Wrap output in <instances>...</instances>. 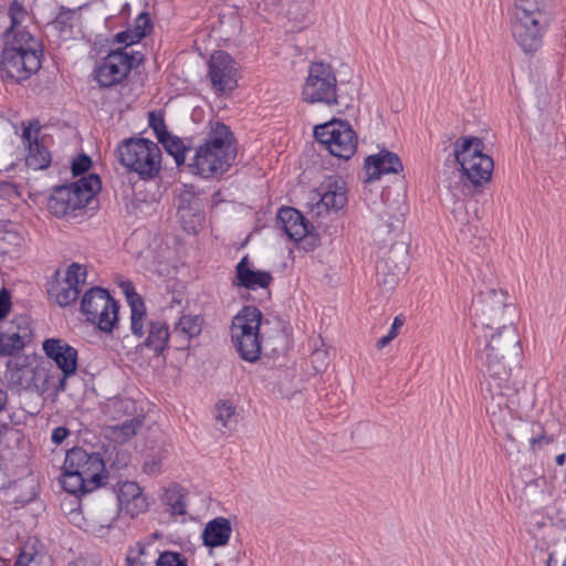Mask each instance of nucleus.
<instances>
[{"mask_svg":"<svg viewBox=\"0 0 566 566\" xmlns=\"http://www.w3.org/2000/svg\"><path fill=\"white\" fill-rule=\"evenodd\" d=\"M7 398H8L7 391H4L3 389H0V412L3 410V408L6 406Z\"/></svg>","mask_w":566,"mask_h":566,"instance_id":"603ef678","label":"nucleus"},{"mask_svg":"<svg viewBox=\"0 0 566 566\" xmlns=\"http://www.w3.org/2000/svg\"><path fill=\"white\" fill-rule=\"evenodd\" d=\"M235 408L234 406L228 401L222 400L216 405L214 408V419L218 424L222 428H228L231 419L234 417Z\"/></svg>","mask_w":566,"mask_h":566,"instance_id":"c9c22d12","label":"nucleus"},{"mask_svg":"<svg viewBox=\"0 0 566 566\" xmlns=\"http://www.w3.org/2000/svg\"><path fill=\"white\" fill-rule=\"evenodd\" d=\"M134 56L125 49L109 52L94 69V78L101 87H112L123 82L133 67Z\"/></svg>","mask_w":566,"mask_h":566,"instance_id":"ddd939ff","label":"nucleus"},{"mask_svg":"<svg viewBox=\"0 0 566 566\" xmlns=\"http://www.w3.org/2000/svg\"><path fill=\"white\" fill-rule=\"evenodd\" d=\"M150 19L148 13L143 12L140 13L135 21V28L133 30V38L132 39H139L142 40L147 32L150 30Z\"/></svg>","mask_w":566,"mask_h":566,"instance_id":"ea45409f","label":"nucleus"},{"mask_svg":"<svg viewBox=\"0 0 566 566\" xmlns=\"http://www.w3.org/2000/svg\"><path fill=\"white\" fill-rule=\"evenodd\" d=\"M42 556L33 547H23L14 566H40Z\"/></svg>","mask_w":566,"mask_h":566,"instance_id":"e433bc0d","label":"nucleus"},{"mask_svg":"<svg viewBox=\"0 0 566 566\" xmlns=\"http://www.w3.org/2000/svg\"><path fill=\"white\" fill-rule=\"evenodd\" d=\"M565 460H566V455L565 453H560L556 457V463L558 465H563L565 463Z\"/></svg>","mask_w":566,"mask_h":566,"instance_id":"5fc2aeb1","label":"nucleus"},{"mask_svg":"<svg viewBox=\"0 0 566 566\" xmlns=\"http://www.w3.org/2000/svg\"><path fill=\"white\" fill-rule=\"evenodd\" d=\"M51 163V155L49 150L41 146L39 143L33 142V146L29 148L27 157V165L32 169H44Z\"/></svg>","mask_w":566,"mask_h":566,"instance_id":"473e14b6","label":"nucleus"},{"mask_svg":"<svg viewBox=\"0 0 566 566\" xmlns=\"http://www.w3.org/2000/svg\"><path fill=\"white\" fill-rule=\"evenodd\" d=\"M92 165V160L90 156L82 154L78 155L76 158L72 161V172L74 176L82 175L86 172Z\"/></svg>","mask_w":566,"mask_h":566,"instance_id":"37998d69","label":"nucleus"},{"mask_svg":"<svg viewBox=\"0 0 566 566\" xmlns=\"http://www.w3.org/2000/svg\"><path fill=\"white\" fill-rule=\"evenodd\" d=\"M273 281V276L268 271L254 270L249 256L245 255L235 266V279L233 285L247 290L266 289Z\"/></svg>","mask_w":566,"mask_h":566,"instance_id":"aec40b11","label":"nucleus"},{"mask_svg":"<svg viewBox=\"0 0 566 566\" xmlns=\"http://www.w3.org/2000/svg\"><path fill=\"white\" fill-rule=\"evenodd\" d=\"M119 510L130 517L138 516L148 509V502L136 482L126 481L118 485Z\"/></svg>","mask_w":566,"mask_h":566,"instance_id":"4be33fe9","label":"nucleus"},{"mask_svg":"<svg viewBox=\"0 0 566 566\" xmlns=\"http://www.w3.org/2000/svg\"><path fill=\"white\" fill-rule=\"evenodd\" d=\"M186 490L177 484L170 485L161 495L166 510L172 515L186 514Z\"/></svg>","mask_w":566,"mask_h":566,"instance_id":"c756f323","label":"nucleus"},{"mask_svg":"<svg viewBox=\"0 0 566 566\" xmlns=\"http://www.w3.org/2000/svg\"><path fill=\"white\" fill-rule=\"evenodd\" d=\"M9 17L11 20V25L4 32V40H8L9 33L10 38L12 39V36H14L19 31H24L23 29L20 28V24L25 17V10L22 7V4H20L17 1H13L9 7Z\"/></svg>","mask_w":566,"mask_h":566,"instance_id":"72a5a7b5","label":"nucleus"},{"mask_svg":"<svg viewBox=\"0 0 566 566\" xmlns=\"http://www.w3.org/2000/svg\"><path fill=\"white\" fill-rule=\"evenodd\" d=\"M327 350L325 349H315L312 354V363L314 364V368L317 371H322L327 366Z\"/></svg>","mask_w":566,"mask_h":566,"instance_id":"c03bdc74","label":"nucleus"},{"mask_svg":"<svg viewBox=\"0 0 566 566\" xmlns=\"http://www.w3.org/2000/svg\"><path fill=\"white\" fill-rule=\"evenodd\" d=\"M156 566H187V558L180 553L166 551L159 555Z\"/></svg>","mask_w":566,"mask_h":566,"instance_id":"58836bf2","label":"nucleus"},{"mask_svg":"<svg viewBox=\"0 0 566 566\" xmlns=\"http://www.w3.org/2000/svg\"><path fill=\"white\" fill-rule=\"evenodd\" d=\"M63 489L74 495L81 496L87 494L101 486L97 480H88L77 471L63 469Z\"/></svg>","mask_w":566,"mask_h":566,"instance_id":"cd10ccee","label":"nucleus"},{"mask_svg":"<svg viewBox=\"0 0 566 566\" xmlns=\"http://www.w3.org/2000/svg\"><path fill=\"white\" fill-rule=\"evenodd\" d=\"M394 338L395 337L388 333L387 335L382 336L381 338H379L377 340V344H376L377 348L381 349V348L386 347Z\"/></svg>","mask_w":566,"mask_h":566,"instance_id":"3c124183","label":"nucleus"},{"mask_svg":"<svg viewBox=\"0 0 566 566\" xmlns=\"http://www.w3.org/2000/svg\"><path fill=\"white\" fill-rule=\"evenodd\" d=\"M551 19L549 0H514L512 35L524 52H535L541 46Z\"/></svg>","mask_w":566,"mask_h":566,"instance_id":"20e7f679","label":"nucleus"},{"mask_svg":"<svg viewBox=\"0 0 566 566\" xmlns=\"http://www.w3.org/2000/svg\"><path fill=\"white\" fill-rule=\"evenodd\" d=\"M314 199H317L316 214L343 209L348 201L345 180L339 176H328L316 189Z\"/></svg>","mask_w":566,"mask_h":566,"instance_id":"dca6fc26","label":"nucleus"},{"mask_svg":"<svg viewBox=\"0 0 566 566\" xmlns=\"http://www.w3.org/2000/svg\"><path fill=\"white\" fill-rule=\"evenodd\" d=\"M314 136L333 156L340 159H349L357 148L356 133L347 122L342 119L316 125Z\"/></svg>","mask_w":566,"mask_h":566,"instance_id":"f8f14e48","label":"nucleus"},{"mask_svg":"<svg viewBox=\"0 0 566 566\" xmlns=\"http://www.w3.org/2000/svg\"><path fill=\"white\" fill-rule=\"evenodd\" d=\"M161 153L157 144L148 139H127L118 147L120 164L140 178H153L160 169Z\"/></svg>","mask_w":566,"mask_h":566,"instance_id":"1a4fd4ad","label":"nucleus"},{"mask_svg":"<svg viewBox=\"0 0 566 566\" xmlns=\"http://www.w3.org/2000/svg\"><path fill=\"white\" fill-rule=\"evenodd\" d=\"M161 457L158 454H149L143 463V471L148 475L159 474L161 471Z\"/></svg>","mask_w":566,"mask_h":566,"instance_id":"79ce46f5","label":"nucleus"},{"mask_svg":"<svg viewBox=\"0 0 566 566\" xmlns=\"http://www.w3.org/2000/svg\"><path fill=\"white\" fill-rule=\"evenodd\" d=\"M388 227L390 228V229H389V231H390V230L395 227L394 222H392V221H390V222L388 223Z\"/></svg>","mask_w":566,"mask_h":566,"instance_id":"4d7b16f0","label":"nucleus"},{"mask_svg":"<svg viewBox=\"0 0 566 566\" xmlns=\"http://www.w3.org/2000/svg\"><path fill=\"white\" fill-rule=\"evenodd\" d=\"M101 187V179L94 174L82 177L73 184L56 187L49 199V209L53 214L64 217L72 211L85 208Z\"/></svg>","mask_w":566,"mask_h":566,"instance_id":"423d86ee","label":"nucleus"},{"mask_svg":"<svg viewBox=\"0 0 566 566\" xmlns=\"http://www.w3.org/2000/svg\"><path fill=\"white\" fill-rule=\"evenodd\" d=\"M148 125L155 132L158 140L169 134L161 112H150L148 114Z\"/></svg>","mask_w":566,"mask_h":566,"instance_id":"4c0bfd02","label":"nucleus"},{"mask_svg":"<svg viewBox=\"0 0 566 566\" xmlns=\"http://www.w3.org/2000/svg\"><path fill=\"white\" fill-rule=\"evenodd\" d=\"M11 301L9 292L3 289L0 292V321L3 319L10 312Z\"/></svg>","mask_w":566,"mask_h":566,"instance_id":"a18cd8bd","label":"nucleus"},{"mask_svg":"<svg viewBox=\"0 0 566 566\" xmlns=\"http://www.w3.org/2000/svg\"><path fill=\"white\" fill-rule=\"evenodd\" d=\"M505 434H506V437H507L510 440H513V441H514V440H516V438L513 436V432H512V431H510L509 429L506 430Z\"/></svg>","mask_w":566,"mask_h":566,"instance_id":"6e6d98bb","label":"nucleus"},{"mask_svg":"<svg viewBox=\"0 0 566 566\" xmlns=\"http://www.w3.org/2000/svg\"><path fill=\"white\" fill-rule=\"evenodd\" d=\"M132 38H133V31L127 30L124 32H119L116 35V41L118 43H125L126 45H130V44H134L139 41V39H132Z\"/></svg>","mask_w":566,"mask_h":566,"instance_id":"de8ad7c7","label":"nucleus"},{"mask_svg":"<svg viewBox=\"0 0 566 566\" xmlns=\"http://www.w3.org/2000/svg\"><path fill=\"white\" fill-rule=\"evenodd\" d=\"M262 313L254 306L243 307L234 316L231 327L232 339L242 359L254 363L260 358L261 339L259 335Z\"/></svg>","mask_w":566,"mask_h":566,"instance_id":"6e6552de","label":"nucleus"},{"mask_svg":"<svg viewBox=\"0 0 566 566\" xmlns=\"http://www.w3.org/2000/svg\"><path fill=\"white\" fill-rule=\"evenodd\" d=\"M366 181H373L380 178L385 174H397L402 170L400 158L390 151H380L376 155L368 156L365 160Z\"/></svg>","mask_w":566,"mask_h":566,"instance_id":"b1692460","label":"nucleus"},{"mask_svg":"<svg viewBox=\"0 0 566 566\" xmlns=\"http://www.w3.org/2000/svg\"><path fill=\"white\" fill-rule=\"evenodd\" d=\"M119 305L107 290L95 286L86 291L81 301V312L86 321L95 324L99 331L111 334L118 327Z\"/></svg>","mask_w":566,"mask_h":566,"instance_id":"9d476101","label":"nucleus"},{"mask_svg":"<svg viewBox=\"0 0 566 566\" xmlns=\"http://www.w3.org/2000/svg\"><path fill=\"white\" fill-rule=\"evenodd\" d=\"M158 142L164 146L166 151L175 158L178 166L185 163L190 148L186 147L179 137L169 133Z\"/></svg>","mask_w":566,"mask_h":566,"instance_id":"2f4dec72","label":"nucleus"},{"mask_svg":"<svg viewBox=\"0 0 566 566\" xmlns=\"http://www.w3.org/2000/svg\"><path fill=\"white\" fill-rule=\"evenodd\" d=\"M231 533L230 521L227 517L219 516L206 524L202 532V541L208 547L224 546L229 543Z\"/></svg>","mask_w":566,"mask_h":566,"instance_id":"393cba45","label":"nucleus"},{"mask_svg":"<svg viewBox=\"0 0 566 566\" xmlns=\"http://www.w3.org/2000/svg\"><path fill=\"white\" fill-rule=\"evenodd\" d=\"M49 371L45 368L24 367L11 370L9 380L21 389H33L39 394L49 390Z\"/></svg>","mask_w":566,"mask_h":566,"instance_id":"5701e85b","label":"nucleus"},{"mask_svg":"<svg viewBox=\"0 0 566 566\" xmlns=\"http://www.w3.org/2000/svg\"><path fill=\"white\" fill-rule=\"evenodd\" d=\"M43 352L62 370L65 377L75 374L77 368V350L65 340L49 338L43 342Z\"/></svg>","mask_w":566,"mask_h":566,"instance_id":"6ab92c4d","label":"nucleus"},{"mask_svg":"<svg viewBox=\"0 0 566 566\" xmlns=\"http://www.w3.org/2000/svg\"><path fill=\"white\" fill-rule=\"evenodd\" d=\"M41 57L40 43L28 31H19L12 39L9 33L0 60L1 77L21 83L40 70Z\"/></svg>","mask_w":566,"mask_h":566,"instance_id":"7ed1b4c3","label":"nucleus"},{"mask_svg":"<svg viewBox=\"0 0 566 566\" xmlns=\"http://www.w3.org/2000/svg\"><path fill=\"white\" fill-rule=\"evenodd\" d=\"M32 339V328L29 317L14 318L9 327L0 332V356H11L21 352Z\"/></svg>","mask_w":566,"mask_h":566,"instance_id":"a211bd4d","label":"nucleus"},{"mask_svg":"<svg viewBox=\"0 0 566 566\" xmlns=\"http://www.w3.org/2000/svg\"><path fill=\"white\" fill-rule=\"evenodd\" d=\"M277 222L281 223V228L290 239L294 241L311 240V247L315 245V239L307 237L308 222L296 209L291 207L281 208L277 212Z\"/></svg>","mask_w":566,"mask_h":566,"instance_id":"412c9836","label":"nucleus"},{"mask_svg":"<svg viewBox=\"0 0 566 566\" xmlns=\"http://www.w3.org/2000/svg\"><path fill=\"white\" fill-rule=\"evenodd\" d=\"M552 441H553V438L552 437H547L545 434H541L537 438L533 437V438L530 439V442H531V446H532L533 450L536 448V446L542 448L544 444H549Z\"/></svg>","mask_w":566,"mask_h":566,"instance_id":"09e8293b","label":"nucleus"},{"mask_svg":"<svg viewBox=\"0 0 566 566\" xmlns=\"http://www.w3.org/2000/svg\"><path fill=\"white\" fill-rule=\"evenodd\" d=\"M203 319L200 315H182L175 324L172 331L174 339H178V349L188 347L189 342L200 335Z\"/></svg>","mask_w":566,"mask_h":566,"instance_id":"a878e982","label":"nucleus"},{"mask_svg":"<svg viewBox=\"0 0 566 566\" xmlns=\"http://www.w3.org/2000/svg\"><path fill=\"white\" fill-rule=\"evenodd\" d=\"M40 132V124L38 120L30 122L28 126L23 128L22 139L23 144L31 148L33 142L39 143L38 134Z\"/></svg>","mask_w":566,"mask_h":566,"instance_id":"a19ab883","label":"nucleus"},{"mask_svg":"<svg viewBox=\"0 0 566 566\" xmlns=\"http://www.w3.org/2000/svg\"><path fill=\"white\" fill-rule=\"evenodd\" d=\"M234 142L227 125L219 122L212 124L205 142L196 149L189 167L203 178L222 176L235 159Z\"/></svg>","mask_w":566,"mask_h":566,"instance_id":"f03ea898","label":"nucleus"},{"mask_svg":"<svg viewBox=\"0 0 566 566\" xmlns=\"http://www.w3.org/2000/svg\"><path fill=\"white\" fill-rule=\"evenodd\" d=\"M212 87L219 92H231L237 86V67L233 59L226 52L213 53L208 62Z\"/></svg>","mask_w":566,"mask_h":566,"instance_id":"f3484780","label":"nucleus"},{"mask_svg":"<svg viewBox=\"0 0 566 566\" xmlns=\"http://www.w3.org/2000/svg\"><path fill=\"white\" fill-rule=\"evenodd\" d=\"M521 355L518 335L513 325L478 331L475 358L486 374L483 399L493 426L506 428L510 421L523 417L525 391L512 379Z\"/></svg>","mask_w":566,"mask_h":566,"instance_id":"f257e3e1","label":"nucleus"},{"mask_svg":"<svg viewBox=\"0 0 566 566\" xmlns=\"http://www.w3.org/2000/svg\"><path fill=\"white\" fill-rule=\"evenodd\" d=\"M125 294L130 307V331L134 336L142 338L144 336V325L146 321V308L144 301L135 292L134 287L128 284Z\"/></svg>","mask_w":566,"mask_h":566,"instance_id":"bb28decb","label":"nucleus"},{"mask_svg":"<svg viewBox=\"0 0 566 566\" xmlns=\"http://www.w3.org/2000/svg\"><path fill=\"white\" fill-rule=\"evenodd\" d=\"M67 378L69 377H65V375L63 374V376H62V378L60 380V384H59V386L56 388L57 391H64L65 390V385H66V379Z\"/></svg>","mask_w":566,"mask_h":566,"instance_id":"864d4df0","label":"nucleus"},{"mask_svg":"<svg viewBox=\"0 0 566 566\" xmlns=\"http://www.w3.org/2000/svg\"><path fill=\"white\" fill-rule=\"evenodd\" d=\"M142 421L138 419H130L119 426L113 428V436L116 441L125 442L137 433L140 428Z\"/></svg>","mask_w":566,"mask_h":566,"instance_id":"f704fd0d","label":"nucleus"},{"mask_svg":"<svg viewBox=\"0 0 566 566\" xmlns=\"http://www.w3.org/2000/svg\"><path fill=\"white\" fill-rule=\"evenodd\" d=\"M503 291L489 290L481 292L470 307L473 325L478 331L494 329L501 325H513L511 318L515 308L507 302Z\"/></svg>","mask_w":566,"mask_h":566,"instance_id":"39448f33","label":"nucleus"},{"mask_svg":"<svg viewBox=\"0 0 566 566\" xmlns=\"http://www.w3.org/2000/svg\"><path fill=\"white\" fill-rule=\"evenodd\" d=\"M483 148L479 137H461L454 143L455 161L474 186L490 181L494 168L492 157L483 154Z\"/></svg>","mask_w":566,"mask_h":566,"instance_id":"0eeeda50","label":"nucleus"},{"mask_svg":"<svg viewBox=\"0 0 566 566\" xmlns=\"http://www.w3.org/2000/svg\"><path fill=\"white\" fill-rule=\"evenodd\" d=\"M133 563H134V562H133V559L127 558V564H128V566H133Z\"/></svg>","mask_w":566,"mask_h":566,"instance_id":"13d9d810","label":"nucleus"},{"mask_svg":"<svg viewBox=\"0 0 566 566\" xmlns=\"http://www.w3.org/2000/svg\"><path fill=\"white\" fill-rule=\"evenodd\" d=\"M86 276L87 272L83 265L72 263L66 270L65 277L52 283L49 294L61 307H65L77 300Z\"/></svg>","mask_w":566,"mask_h":566,"instance_id":"2eb2a0df","label":"nucleus"},{"mask_svg":"<svg viewBox=\"0 0 566 566\" xmlns=\"http://www.w3.org/2000/svg\"><path fill=\"white\" fill-rule=\"evenodd\" d=\"M63 469L74 470L82 476L91 480H97L103 484L105 475V463L99 453L87 452L82 448H73L66 452Z\"/></svg>","mask_w":566,"mask_h":566,"instance_id":"4468645a","label":"nucleus"},{"mask_svg":"<svg viewBox=\"0 0 566 566\" xmlns=\"http://www.w3.org/2000/svg\"><path fill=\"white\" fill-rule=\"evenodd\" d=\"M303 101L310 104L333 106L337 101V80L329 64L313 62L302 91Z\"/></svg>","mask_w":566,"mask_h":566,"instance_id":"9b49d317","label":"nucleus"},{"mask_svg":"<svg viewBox=\"0 0 566 566\" xmlns=\"http://www.w3.org/2000/svg\"><path fill=\"white\" fill-rule=\"evenodd\" d=\"M70 434L69 429L65 427H56L51 436L53 443L61 444Z\"/></svg>","mask_w":566,"mask_h":566,"instance_id":"49530a36","label":"nucleus"},{"mask_svg":"<svg viewBox=\"0 0 566 566\" xmlns=\"http://www.w3.org/2000/svg\"><path fill=\"white\" fill-rule=\"evenodd\" d=\"M403 325V318H401L400 316H396L394 318V322L391 324V327H390V331H389V334H391L394 337H396L398 335V331L399 328Z\"/></svg>","mask_w":566,"mask_h":566,"instance_id":"8fccbe9b","label":"nucleus"},{"mask_svg":"<svg viewBox=\"0 0 566 566\" xmlns=\"http://www.w3.org/2000/svg\"><path fill=\"white\" fill-rule=\"evenodd\" d=\"M200 199L193 191L192 186H185V189L177 197L178 212L181 219L195 217L200 211Z\"/></svg>","mask_w":566,"mask_h":566,"instance_id":"7c9ffc66","label":"nucleus"},{"mask_svg":"<svg viewBox=\"0 0 566 566\" xmlns=\"http://www.w3.org/2000/svg\"><path fill=\"white\" fill-rule=\"evenodd\" d=\"M169 337L170 333L165 323L159 321L149 322L148 334L143 345L158 356L167 348Z\"/></svg>","mask_w":566,"mask_h":566,"instance_id":"c85d7f7f","label":"nucleus"}]
</instances>
